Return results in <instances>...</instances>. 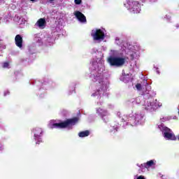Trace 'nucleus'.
Masks as SVG:
<instances>
[{
    "instance_id": "obj_1",
    "label": "nucleus",
    "mask_w": 179,
    "mask_h": 179,
    "mask_svg": "<svg viewBox=\"0 0 179 179\" xmlns=\"http://www.w3.org/2000/svg\"><path fill=\"white\" fill-rule=\"evenodd\" d=\"M90 78L93 82H98L99 83L100 90L92 94V97H98L99 96H104V93L108 89V74L106 71V66H104V59L101 58H97L94 60L92 65L90 67Z\"/></svg>"
},
{
    "instance_id": "obj_2",
    "label": "nucleus",
    "mask_w": 179,
    "mask_h": 179,
    "mask_svg": "<svg viewBox=\"0 0 179 179\" xmlns=\"http://www.w3.org/2000/svg\"><path fill=\"white\" fill-rule=\"evenodd\" d=\"M117 116L120 118L122 127H127L129 124L131 127H135V125H139L141 122L143 120V115L140 112L133 111L131 114L128 115H122L121 112L117 113Z\"/></svg>"
},
{
    "instance_id": "obj_3",
    "label": "nucleus",
    "mask_w": 179,
    "mask_h": 179,
    "mask_svg": "<svg viewBox=\"0 0 179 179\" xmlns=\"http://www.w3.org/2000/svg\"><path fill=\"white\" fill-rule=\"evenodd\" d=\"M121 55H122V53L120 51L111 50L110 55L107 59V62L109 64L110 66H115V68H121V66H123L127 59Z\"/></svg>"
},
{
    "instance_id": "obj_4",
    "label": "nucleus",
    "mask_w": 179,
    "mask_h": 179,
    "mask_svg": "<svg viewBox=\"0 0 179 179\" xmlns=\"http://www.w3.org/2000/svg\"><path fill=\"white\" fill-rule=\"evenodd\" d=\"M79 121V118L74 117L73 119L67 120L65 122L57 123L55 120H50L48 124V128L54 129V128H67L71 129L73 125H75L76 122Z\"/></svg>"
},
{
    "instance_id": "obj_5",
    "label": "nucleus",
    "mask_w": 179,
    "mask_h": 179,
    "mask_svg": "<svg viewBox=\"0 0 179 179\" xmlns=\"http://www.w3.org/2000/svg\"><path fill=\"white\" fill-rule=\"evenodd\" d=\"M163 106L162 102L157 99H146L143 104V108L147 111V113H155L159 110Z\"/></svg>"
},
{
    "instance_id": "obj_6",
    "label": "nucleus",
    "mask_w": 179,
    "mask_h": 179,
    "mask_svg": "<svg viewBox=\"0 0 179 179\" xmlns=\"http://www.w3.org/2000/svg\"><path fill=\"white\" fill-rule=\"evenodd\" d=\"M124 5L131 13H141V4L139 2L134 0H127Z\"/></svg>"
},
{
    "instance_id": "obj_7",
    "label": "nucleus",
    "mask_w": 179,
    "mask_h": 179,
    "mask_svg": "<svg viewBox=\"0 0 179 179\" xmlns=\"http://www.w3.org/2000/svg\"><path fill=\"white\" fill-rule=\"evenodd\" d=\"M158 128L162 131L163 136L166 141H176L177 139L171 129L164 126V124H159Z\"/></svg>"
},
{
    "instance_id": "obj_8",
    "label": "nucleus",
    "mask_w": 179,
    "mask_h": 179,
    "mask_svg": "<svg viewBox=\"0 0 179 179\" xmlns=\"http://www.w3.org/2000/svg\"><path fill=\"white\" fill-rule=\"evenodd\" d=\"M105 34L104 29H93L91 33L94 41H97L98 43L104 40Z\"/></svg>"
},
{
    "instance_id": "obj_9",
    "label": "nucleus",
    "mask_w": 179,
    "mask_h": 179,
    "mask_svg": "<svg viewBox=\"0 0 179 179\" xmlns=\"http://www.w3.org/2000/svg\"><path fill=\"white\" fill-rule=\"evenodd\" d=\"M32 134L34 135V139L36 141V145H40L43 140H41V137L43 136V129L41 127H35L32 130Z\"/></svg>"
},
{
    "instance_id": "obj_10",
    "label": "nucleus",
    "mask_w": 179,
    "mask_h": 179,
    "mask_svg": "<svg viewBox=\"0 0 179 179\" xmlns=\"http://www.w3.org/2000/svg\"><path fill=\"white\" fill-rule=\"evenodd\" d=\"M136 89L138 91L145 92L144 94H149L150 92V86L149 84H148V81L146 80H144L143 82L141 83H138L136 85Z\"/></svg>"
},
{
    "instance_id": "obj_11",
    "label": "nucleus",
    "mask_w": 179,
    "mask_h": 179,
    "mask_svg": "<svg viewBox=\"0 0 179 179\" xmlns=\"http://www.w3.org/2000/svg\"><path fill=\"white\" fill-rule=\"evenodd\" d=\"M137 166L140 167L141 171L144 172L145 169H147V170H149L150 168L155 169V166H156V160L152 159L147 162V163L141 164V166H139V164H137Z\"/></svg>"
},
{
    "instance_id": "obj_12",
    "label": "nucleus",
    "mask_w": 179,
    "mask_h": 179,
    "mask_svg": "<svg viewBox=\"0 0 179 179\" xmlns=\"http://www.w3.org/2000/svg\"><path fill=\"white\" fill-rule=\"evenodd\" d=\"M96 113L98 114V115H100L102 118V120H104V117H108L110 113H108V111L107 110L101 108H98L96 109Z\"/></svg>"
},
{
    "instance_id": "obj_13",
    "label": "nucleus",
    "mask_w": 179,
    "mask_h": 179,
    "mask_svg": "<svg viewBox=\"0 0 179 179\" xmlns=\"http://www.w3.org/2000/svg\"><path fill=\"white\" fill-rule=\"evenodd\" d=\"M120 80L124 83H128L131 80V74L129 73H126L123 71L122 73V76L120 77Z\"/></svg>"
},
{
    "instance_id": "obj_14",
    "label": "nucleus",
    "mask_w": 179,
    "mask_h": 179,
    "mask_svg": "<svg viewBox=\"0 0 179 179\" xmlns=\"http://www.w3.org/2000/svg\"><path fill=\"white\" fill-rule=\"evenodd\" d=\"M35 26L36 27H38V29H45V26H47V22H45V19L40 18L35 24Z\"/></svg>"
},
{
    "instance_id": "obj_15",
    "label": "nucleus",
    "mask_w": 179,
    "mask_h": 179,
    "mask_svg": "<svg viewBox=\"0 0 179 179\" xmlns=\"http://www.w3.org/2000/svg\"><path fill=\"white\" fill-rule=\"evenodd\" d=\"M74 15L79 22L81 23H86V17H85V15L80 13V11H76Z\"/></svg>"
},
{
    "instance_id": "obj_16",
    "label": "nucleus",
    "mask_w": 179,
    "mask_h": 179,
    "mask_svg": "<svg viewBox=\"0 0 179 179\" xmlns=\"http://www.w3.org/2000/svg\"><path fill=\"white\" fill-rule=\"evenodd\" d=\"M124 52H126L127 54H129V55L131 57L132 59H135V58H138L139 57V52H138L137 50H124Z\"/></svg>"
},
{
    "instance_id": "obj_17",
    "label": "nucleus",
    "mask_w": 179,
    "mask_h": 179,
    "mask_svg": "<svg viewBox=\"0 0 179 179\" xmlns=\"http://www.w3.org/2000/svg\"><path fill=\"white\" fill-rule=\"evenodd\" d=\"M15 40L17 47H19V48H22V45L23 44V38H22V36L20 35H17Z\"/></svg>"
},
{
    "instance_id": "obj_18",
    "label": "nucleus",
    "mask_w": 179,
    "mask_h": 179,
    "mask_svg": "<svg viewBox=\"0 0 179 179\" xmlns=\"http://www.w3.org/2000/svg\"><path fill=\"white\" fill-rule=\"evenodd\" d=\"M90 132H89V131H80L78 134V136L80 138H86V136H89Z\"/></svg>"
},
{
    "instance_id": "obj_19",
    "label": "nucleus",
    "mask_w": 179,
    "mask_h": 179,
    "mask_svg": "<svg viewBox=\"0 0 179 179\" xmlns=\"http://www.w3.org/2000/svg\"><path fill=\"white\" fill-rule=\"evenodd\" d=\"M29 51L30 54H34V51H36V44L33 43L29 46Z\"/></svg>"
},
{
    "instance_id": "obj_20",
    "label": "nucleus",
    "mask_w": 179,
    "mask_h": 179,
    "mask_svg": "<svg viewBox=\"0 0 179 179\" xmlns=\"http://www.w3.org/2000/svg\"><path fill=\"white\" fill-rule=\"evenodd\" d=\"M171 120V116H165L160 119L161 122H166V121H169Z\"/></svg>"
},
{
    "instance_id": "obj_21",
    "label": "nucleus",
    "mask_w": 179,
    "mask_h": 179,
    "mask_svg": "<svg viewBox=\"0 0 179 179\" xmlns=\"http://www.w3.org/2000/svg\"><path fill=\"white\" fill-rule=\"evenodd\" d=\"M115 44L117 45H121L122 44V41L120 39V38L117 37L115 38Z\"/></svg>"
},
{
    "instance_id": "obj_22",
    "label": "nucleus",
    "mask_w": 179,
    "mask_h": 179,
    "mask_svg": "<svg viewBox=\"0 0 179 179\" xmlns=\"http://www.w3.org/2000/svg\"><path fill=\"white\" fill-rule=\"evenodd\" d=\"M35 41L38 43V45H41L43 44V42L41 41V38H35Z\"/></svg>"
},
{
    "instance_id": "obj_23",
    "label": "nucleus",
    "mask_w": 179,
    "mask_h": 179,
    "mask_svg": "<svg viewBox=\"0 0 179 179\" xmlns=\"http://www.w3.org/2000/svg\"><path fill=\"white\" fill-rule=\"evenodd\" d=\"M3 22H4V23H8V22H10V16L8 15V17H5L3 20Z\"/></svg>"
},
{
    "instance_id": "obj_24",
    "label": "nucleus",
    "mask_w": 179,
    "mask_h": 179,
    "mask_svg": "<svg viewBox=\"0 0 179 179\" xmlns=\"http://www.w3.org/2000/svg\"><path fill=\"white\" fill-rule=\"evenodd\" d=\"M117 127L111 126L110 127V132H117Z\"/></svg>"
},
{
    "instance_id": "obj_25",
    "label": "nucleus",
    "mask_w": 179,
    "mask_h": 179,
    "mask_svg": "<svg viewBox=\"0 0 179 179\" xmlns=\"http://www.w3.org/2000/svg\"><path fill=\"white\" fill-rule=\"evenodd\" d=\"M3 68H8V69H9V68H10V65L9 64V63L5 62L3 64Z\"/></svg>"
},
{
    "instance_id": "obj_26",
    "label": "nucleus",
    "mask_w": 179,
    "mask_h": 179,
    "mask_svg": "<svg viewBox=\"0 0 179 179\" xmlns=\"http://www.w3.org/2000/svg\"><path fill=\"white\" fill-rule=\"evenodd\" d=\"M76 5H80L82 3V0H74Z\"/></svg>"
},
{
    "instance_id": "obj_27",
    "label": "nucleus",
    "mask_w": 179,
    "mask_h": 179,
    "mask_svg": "<svg viewBox=\"0 0 179 179\" xmlns=\"http://www.w3.org/2000/svg\"><path fill=\"white\" fill-rule=\"evenodd\" d=\"M71 92H69V94H72V93H73V92H75V87H72L70 88Z\"/></svg>"
},
{
    "instance_id": "obj_28",
    "label": "nucleus",
    "mask_w": 179,
    "mask_h": 179,
    "mask_svg": "<svg viewBox=\"0 0 179 179\" xmlns=\"http://www.w3.org/2000/svg\"><path fill=\"white\" fill-rule=\"evenodd\" d=\"M48 2L54 5V3H57V0H48Z\"/></svg>"
},
{
    "instance_id": "obj_29",
    "label": "nucleus",
    "mask_w": 179,
    "mask_h": 179,
    "mask_svg": "<svg viewBox=\"0 0 179 179\" xmlns=\"http://www.w3.org/2000/svg\"><path fill=\"white\" fill-rule=\"evenodd\" d=\"M141 97H138L136 99V102L137 103V104H141Z\"/></svg>"
},
{
    "instance_id": "obj_30",
    "label": "nucleus",
    "mask_w": 179,
    "mask_h": 179,
    "mask_svg": "<svg viewBox=\"0 0 179 179\" xmlns=\"http://www.w3.org/2000/svg\"><path fill=\"white\" fill-rule=\"evenodd\" d=\"M165 19H166L167 20H170V19H171V16L169 15H166L165 16Z\"/></svg>"
},
{
    "instance_id": "obj_31",
    "label": "nucleus",
    "mask_w": 179,
    "mask_h": 179,
    "mask_svg": "<svg viewBox=\"0 0 179 179\" xmlns=\"http://www.w3.org/2000/svg\"><path fill=\"white\" fill-rule=\"evenodd\" d=\"M137 179H145V176H138V177L137 178Z\"/></svg>"
},
{
    "instance_id": "obj_32",
    "label": "nucleus",
    "mask_w": 179,
    "mask_h": 179,
    "mask_svg": "<svg viewBox=\"0 0 179 179\" xmlns=\"http://www.w3.org/2000/svg\"><path fill=\"white\" fill-rule=\"evenodd\" d=\"M5 3V0H0V5H3Z\"/></svg>"
},
{
    "instance_id": "obj_33",
    "label": "nucleus",
    "mask_w": 179,
    "mask_h": 179,
    "mask_svg": "<svg viewBox=\"0 0 179 179\" xmlns=\"http://www.w3.org/2000/svg\"><path fill=\"white\" fill-rule=\"evenodd\" d=\"M8 94H9V91L4 92V96H8Z\"/></svg>"
},
{
    "instance_id": "obj_34",
    "label": "nucleus",
    "mask_w": 179,
    "mask_h": 179,
    "mask_svg": "<svg viewBox=\"0 0 179 179\" xmlns=\"http://www.w3.org/2000/svg\"><path fill=\"white\" fill-rule=\"evenodd\" d=\"M156 69H157V73H158V75H160V71H159L157 69V68H156Z\"/></svg>"
},
{
    "instance_id": "obj_35",
    "label": "nucleus",
    "mask_w": 179,
    "mask_h": 179,
    "mask_svg": "<svg viewBox=\"0 0 179 179\" xmlns=\"http://www.w3.org/2000/svg\"><path fill=\"white\" fill-rule=\"evenodd\" d=\"M3 149V147L2 145H0V150H2Z\"/></svg>"
},
{
    "instance_id": "obj_36",
    "label": "nucleus",
    "mask_w": 179,
    "mask_h": 179,
    "mask_svg": "<svg viewBox=\"0 0 179 179\" xmlns=\"http://www.w3.org/2000/svg\"><path fill=\"white\" fill-rule=\"evenodd\" d=\"M150 2H156V1H157V0H150Z\"/></svg>"
},
{
    "instance_id": "obj_37",
    "label": "nucleus",
    "mask_w": 179,
    "mask_h": 179,
    "mask_svg": "<svg viewBox=\"0 0 179 179\" xmlns=\"http://www.w3.org/2000/svg\"><path fill=\"white\" fill-rule=\"evenodd\" d=\"M31 2H37V0H30Z\"/></svg>"
},
{
    "instance_id": "obj_38",
    "label": "nucleus",
    "mask_w": 179,
    "mask_h": 179,
    "mask_svg": "<svg viewBox=\"0 0 179 179\" xmlns=\"http://www.w3.org/2000/svg\"><path fill=\"white\" fill-rule=\"evenodd\" d=\"M98 106H101V103H97Z\"/></svg>"
},
{
    "instance_id": "obj_39",
    "label": "nucleus",
    "mask_w": 179,
    "mask_h": 179,
    "mask_svg": "<svg viewBox=\"0 0 179 179\" xmlns=\"http://www.w3.org/2000/svg\"><path fill=\"white\" fill-rule=\"evenodd\" d=\"M142 2H146V0H141Z\"/></svg>"
},
{
    "instance_id": "obj_40",
    "label": "nucleus",
    "mask_w": 179,
    "mask_h": 179,
    "mask_svg": "<svg viewBox=\"0 0 179 179\" xmlns=\"http://www.w3.org/2000/svg\"><path fill=\"white\" fill-rule=\"evenodd\" d=\"M1 20V18H0V20ZM0 23H1V21H0Z\"/></svg>"
},
{
    "instance_id": "obj_41",
    "label": "nucleus",
    "mask_w": 179,
    "mask_h": 179,
    "mask_svg": "<svg viewBox=\"0 0 179 179\" xmlns=\"http://www.w3.org/2000/svg\"><path fill=\"white\" fill-rule=\"evenodd\" d=\"M105 122H107V121H106V120H105Z\"/></svg>"
},
{
    "instance_id": "obj_42",
    "label": "nucleus",
    "mask_w": 179,
    "mask_h": 179,
    "mask_svg": "<svg viewBox=\"0 0 179 179\" xmlns=\"http://www.w3.org/2000/svg\"><path fill=\"white\" fill-rule=\"evenodd\" d=\"M178 140H179V136H178Z\"/></svg>"
}]
</instances>
